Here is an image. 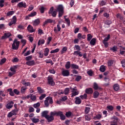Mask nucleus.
I'll return each instance as SVG.
<instances>
[{
  "mask_svg": "<svg viewBox=\"0 0 125 125\" xmlns=\"http://www.w3.org/2000/svg\"><path fill=\"white\" fill-rule=\"evenodd\" d=\"M57 11L59 12V17H62L64 14V7L62 5H59L57 7Z\"/></svg>",
  "mask_w": 125,
  "mask_h": 125,
  "instance_id": "nucleus-1",
  "label": "nucleus"
},
{
  "mask_svg": "<svg viewBox=\"0 0 125 125\" xmlns=\"http://www.w3.org/2000/svg\"><path fill=\"white\" fill-rule=\"evenodd\" d=\"M19 44H20V42L18 41L16 39H15L12 45V49L17 50L19 48Z\"/></svg>",
  "mask_w": 125,
  "mask_h": 125,
  "instance_id": "nucleus-2",
  "label": "nucleus"
},
{
  "mask_svg": "<svg viewBox=\"0 0 125 125\" xmlns=\"http://www.w3.org/2000/svg\"><path fill=\"white\" fill-rule=\"evenodd\" d=\"M48 14L49 16H52V17H56L57 15V11H54V7L52 6L49 10Z\"/></svg>",
  "mask_w": 125,
  "mask_h": 125,
  "instance_id": "nucleus-3",
  "label": "nucleus"
},
{
  "mask_svg": "<svg viewBox=\"0 0 125 125\" xmlns=\"http://www.w3.org/2000/svg\"><path fill=\"white\" fill-rule=\"evenodd\" d=\"M53 103V100H52V98L50 97H47L44 101V105L46 107H48L49 104H52Z\"/></svg>",
  "mask_w": 125,
  "mask_h": 125,
  "instance_id": "nucleus-4",
  "label": "nucleus"
},
{
  "mask_svg": "<svg viewBox=\"0 0 125 125\" xmlns=\"http://www.w3.org/2000/svg\"><path fill=\"white\" fill-rule=\"evenodd\" d=\"M71 89V97H74V96H77V95H79V93H80V91L76 88V87L74 88H70Z\"/></svg>",
  "mask_w": 125,
  "mask_h": 125,
  "instance_id": "nucleus-5",
  "label": "nucleus"
},
{
  "mask_svg": "<svg viewBox=\"0 0 125 125\" xmlns=\"http://www.w3.org/2000/svg\"><path fill=\"white\" fill-rule=\"evenodd\" d=\"M48 83L52 86L55 85V82H54L53 81V78H52L51 76H49L48 77Z\"/></svg>",
  "mask_w": 125,
  "mask_h": 125,
  "instance_id": "nucleus-6",
  "label": "nucleus"
},
{
  "mask_svg": "<svg viewBox=\"0 0 125 125\" xmlns=\"http://www.w3.org/2000/svg\"><path fill=\"white\" fill-rule=\"evenodd\" d=\"M53 30L55 34H58V33L61 31V26H60V23H58L57 27H54Z\"/></svg>",
  "mask_w": 125,
  "mask_h": 125,
  "instance_id": "nucleus-7",
  "label": "nucleus"
},
{
  "mask_svg": "<svg viewBox=\"0 0 125 125\" xmlns=\"http://www.w3.org/2000/svg\"><path fill=\"white\" fill-rule=\"evenodd\" d=\"M17 21V18L16 16H14L11 20V21L9 23V26H12L13 24H16Z\"/></svg>",
  "mask_w": 125,
  "mask_h": 125,
  "instance_id": "nucleus-8",
  "label": "nucleus"
},
{
  "mask_svg": "<svg viewBox=\"0 0 125 125\" xmlns=\"http://www.w3.org/2000/svg\"><path fill=\"white\" fill-rule=\"evenodd\" d=\"M27 29L30 33H34V32H36V29H34V27H33L31 24L28 25Z\"/></svg>",
  "mask_w": 125,
  "mask_h": 125,
  "instance_id": "nucleus-9",
  "label": "nucleus"
},
{
  "mask_svg": "<svg viewBox=\"0 0 125 125\" xmlns=\"http://www.w3.org/2000/svg\"><path fill=\"white\" fill-rule=\"evenodd\" d=\"M14 104V102L13 101H10L7 104H6L5 107L7 108V109H11V108L13 107Z\"/></svg>",
  "mask_w": 125,
  "mask_h": 125,
  "instance_id": "nucleus-10",
  "label": "nucleus"
},
{
  "mask_svg": "<svg viewBox=\"0 0 125 125\" xmlns=\"http://www.w3.org/2000/svg\"><path fill=\"white\" fill-rule=\"evenodd\" d=\"M54 22H55V21L51 19H47L43 22V26H45V25H47V24H48L49 23H54Z\"/></svg>",
  "mask_w": 125,
  "mask_h": 125,
  "instance_id": "nucleus-11",
  "label": "nucleus"
},
{
  "mask_svg": "<svg viewBox=\"0 0 125 125\" xmlns=\"http://www.w3.org/2000/svg\"><path fill=\"white\" fill-rule=\"evenodd\" d=\"M62 74L63 77H68L70 75V71L68 70H64L62 71Z\"/></svg>",
  "mask_w": 125,
  "mask_h": 125,
  "instance_id": "nucleus-12",
  "label": "nucleus"
},
{
  "mask_svg": "<svg viewBox=\"0 0 125 125\" xmlns=\"http://www.w3.org/2000/svg\"><path fill=\"white\" fill-rule=\"evenodd\" d=\"M36 15H37V12H32L25 17V19L26 20H28V19H29V17H34V16H36Z\"/></svg>",
  "mask_w": 125,
  "mask_h": 125,
  "instance_id": "nucleus-13",
  "label": "nucleus"
},
{
  "mask_svg": "<svg viewBox=\"0 0 125 125\" xmlns=\"http://www.w3.org/2000/svg\"><path fill=\"white\" fill-rule=\"evenodd\" d=\"M21 83L25 86H31V82H26L25 80H22Z\"/></svg>",
  "mask_w": 125,
  "mask_h": 125,
  "instance_id": "nucleus-14",
  "label": "nucleus"
},
{
  "mask_svg": "<svg viewBox=\"0 0 125 125\" xmlns=\"http://www.w3.org/2000/svg\"><path fill=\"white\" fill-rule=\"evenodd\" d=\"M18 6H19V7H24V8H26V7H27V5L26 4V3L24 2H20L18 4Z\"/></svg>",
  "mask_w": 125,
  "mask_h": 125,
  "instance_id": "nucleus-15",
  "label": "nucleus"
},
{
  "mask_svg": "<svg viewBox=\"0 0 125 125\" xmlns=\"http://www.w3.org/2000/svg\"><path fill=\"white\" fill-rule=\"evenodd\" d=\"M60 116L61 119L62 121H64L65 119H66V117H65V115L63 114V112L62 111H59V115Z\"/></svg>",
  "mask_w": 125,
  "mask_h": 125,
  "instance_id": "nucleus-16",
  "label": "nucleus"
},
{
  "mask_svg": "<svg viewBox=\"0 0 125 125\" xmlns=\"http://www.w3.org/2000/svg\"><path fill=\"white\" fill-rule=\"evenodd\" d=\"M85 93L87 94H92L93 93V90L91 88H88L85 89Z\"/></svg>",
  "mask_w": 125,
  "mask_h": 125,
  "instance_id": "nucleus-17",
  "label": "nucleus"
},
{
  "mask_svg": "<svg viewBox=\"0 0 125 125\" xmlns=\"http://www.w3.org/2000/svg\"><path fill=\"white\" fill-rule=\"evenodd\" d=\"M46 119L47 120L48 123H50V122H52V121L54 120V117H53V116H52L51 115H48L46 117Z\"/></svg>",
  "mask_w": 125,
  "mask_h": 125,
  "instance_id": "nucleus-18",
  "label": "nucleus"
},
{
  "mask_svg": "<svg viewBox=\"0 0 125 125\" xmlns=\"http://www.w3.org/2000/svg\"><path fill=\"white\" fill-rule=\"evenodd\" d=\"M26 65H28V66H34L35 65V61H29L26 62Z\"/></svg>",
  "mask_w": 125,
  "mask_h": 125,
  "instance_id": "nucleus-19",
  "label": "nucleus"
},
{
  "mask_svg": "<svg viewBox=\"0 0 125 125\" xmlns=\"http://www.w3.org/2000/svg\"><path fill=\"white\" fill-rule=\"evenodd\" d=\"M73 55L77 56H79L80 57H82L83 56V54L82 52H80V51H75L73 53Z\"/></svg>",
  "mask_w": 125,
  "mask_h": 125,
  "instance_id": "nucleus-20",
  "label": "nucleus"
},
{
  "mask_svg": "<svg viewBox=\"0 0 125 125\" xmlns=\"http://www.w3.org/2000/svg\"><path fill=\"white\" fill-rule=\"evenodd\" d=\"M75 103L77 104H80L82 103V100H81L80 97H77L75 98Z\"/></svg>",
  "mask_w": 125,
  "mask_h": 125,
  "instance_id": "nucleus-21",
  "label": "nucleus"
},
{
  "mask_svg": "<svg viewBox=\"0 0 125 125\" xmlns=\"http://www.w3.org/2000/svg\"><path fill=\"white\" fill-rule=\"evenodd\" d=\"M48 114V112L47 111H42L41 113L42 117L45 118V119L48 116V115H47Z\"/></svg>",
  "mask_w": 125,
  "mask_h": 125,
  "instance_id": "nucleus-22",
  "label": "nucleus"
},
{
  "mask_svg": "<svg viewBox=\"0 0 125 125\" xmlns=\"http://www.w3.org/2000/svg\"><path fill=\"white\" fill-rule=\"evenodd\" d=\"M41 22L39 19L35 20L33 22V26H38L39 24Z\"/></svg>",
  "mask_w": 125,
  "mask_h": 125,
  "instance_id": "nucleus-23",
  "label": "nucleus"
},
{
  "mask_svg": "<svg viewBox=\"0 0 125 125\" xmlns=\"http://www.w3.org/2000/svg\"><path fill=\"white\" fill-rule=\"evenodd\" d=\"M44 42H45V41L44 39L39 40L38 42V46H40L41 44H44Z\"/></svg>",
  "mask_w": 125,
  "mask_h": 125,
  "instance_id": "nucleus-24",
  "label": "nucleus"
},
{
  "mask_svg": "<svg viewBox=\"0 0 125 125\" xmlns=\"http://www.w3.org/2000/svg\"><path fill=\"white\" fill-rule=\"evenodd\" d=\"M90 43L91 45H95V44L96 43V39L93 38L90 42Z\"/></svg>",
  "mask_w": 125,
  "mask_h": 125,
  "instance_id": "nucleus-25",
  "label": "nucleus"
},
{
  "mask_svg": "<svg viewBox=\"0 0 125 125\" xmlns=\"http://www.w3.org/2000/svg\"><path fill=\"white\" fill-rule=\"evenodd\" d=\"M16 69H17V66L15 65L10 68V71L13 72V73H14L15 74H16Z\"/></svg>",
  "mask_w": 125,
  "mask_h": 125,
  "instance_id": "nucleus-26",
  "label": "nucleus"
},
{
  "mask_svg": "<svg viewBox=\"0 0 125 125\" xmlns=\"http://www.w3.org/2000/svg\"><path fill=\"white\" fill-rule=\"evenodd\" d=\"M102 118V114H99L98 115H96L94 117V120H100Z\"/></svg>",
  "mask_w": 125,
  "mask_h": 125,
  "instance_id": "nucleus-27",
  "label": "nucleus"
},
{
  "mask_svg": "<svg viewBox=\"0 0 125 125\" xmlns=\"http://www.w3.org/2000/svg\"><path fill=\"white\" fill-rule=\"evenodd\" d=\"M37 90L40 94H42L44 92V91L41 87H38Z\"/></svg>",
  "mask_w": 125,
  "mask_h": 125,
  "instance_id": "nucleus-28",
  "label": "nucleus"
},
{
  "mask_svg": "<svg viewBox=\"0 0 125 125\" xmlns=\"http://www.w3.org/2000/svg\"><path fill=\"white\" fill-rule=\"evenodd\" d=\"M113 88L115 91H118L120 89V85L118 84H115L113 86Z\"/></svg>",
  "mask_w": 125,
  "mask_h": 125,
  "instance_id": "nucleus-29",
  "label": "nucleus"
},
{
  "mask_svg": "<svg viewBox=\"0 0 125 125\" xmlns=\"http://www.w3.org/2000/svg\"><path fill=\"white\" fill-rule=\"evenodd\" d=\"M93 88L95 89V90H97V89H101V87L98 86V84H97V83H94Z\"/></svg>",
  "mask_w": 125,
  "mask_h": 125,
  "instance_id": "nucleus-30",
  "label": "nucleus"
},
{
  "mask_svg": "<svg viewBox=\"0 0 125 125\" xmlns=\"http://www.w3.org/2000/svg\"><path fill=\"white\" fill-rule=\"evenodd\" d=\"M106 70V66L104 65H101L100 68V71L101 72H102V73H104V71Z\"/></svg>",
  "mask_w": 125,
  "mask_h": 125,
  "instance_id": "nucleus-31",
  "label": "nucleus"
},
{
  "mask_svg": "<svg viewBox=\"0 0 125 125\" xmlns=\"http://www.w3.org/2000/svg\"><path fill=\"white\" fill-rule=\"evenodd\" d=\"M47 9L46 8L43 7V6H41L39 10H40L41 13H44V11L46 10Z\"/></svg>",
  "mask_w": 125,
  "mask_h": 125,
  "instance_id": "nucleus-32",
  "label": "nucleus"
},
{
  "mask_svg": "<svg viewBox=\"0 0 125 125\" xmlns=\"http://www.w3.org/2000/svg\"><path fill=\"white\" fill-rule=\"evenodd\" d=\"M59 114V111L56 112V111H53L50 112V116H52V117H53L54 116H58Z\"/></svg>",
  "mask_w": 125,
  "mask_h": 125,
  "instance_id": "nucleus-33",
  "label": "nucleus"
},
{
  "mask_svg": "<svg viewBox=\"0 0 125 125\" xmlns=\"http://www.w3.org/2000/svg\"><path fill=\"white\" fill-rule=\"evenodd\" d=\"M49 53V49L48 48H46L44 51V56H47Z\"/></svg>",
  "mask_w": 125,
  "mask_h": 125,
  "instance_id": "nucleus-34",
  "label": "nucleus"
},
{
  "mask_svg": "<svg viewBox=\"0 0 125 125\" xmlns=\"http://www.w3.org/2000/svg\"><path fill=\"white\" fill-rule=\"evenodd\" d=\"M27 89L26 87L22 86L21 89V93L24 94L26 92V90Z\"/></svg>",
  "mask_w": 125,
  "mask_h": 125,
  "instance_id": "nucleus-35",
  "label": "nucleus"
},
{
  "mask_svg": "<svg viewBox=\"0 0 125 125\" xmlns=\"http://www.w3.org/2000/svg\"><path fill=\"white\" fill-rule=\"evenodd\" d=\"M30 95H31L30 99L32 101H36V100H37V96L33 95V94H31Z\"/></svg>",
  "mask_w": 125,
  "mask_h": 125,
  "instance_id": "nucleus-36",
  "label": "nucleus"
},
{
  "mask_svg": "<svg viewBox=\"0 0 125 125\" xmlns=\"http://www.w3.org/2000/svg\"><path fill=\"white\" fill-rule=\"evenodd\" d=\"M7 91L9 92V94L11 96H14V93L13 92V91H12V88L8 89Z\"/></svg>",
  "mask_w": 125,
  "mask_h": 125,
  "instance_id": "nucleus-37",
  "label": "nucleus"
},
{
  "mask_svg": "<svg viewBox=\"0 0 125 125\" xmlns=\"http://www.w3.org/2000/svg\"><path fill=\"white\" fill-rule=\"evenodd\" d=\"M93 36L92 35H91V34H88L87 35V41H88V42H90V41H91V39H92Z\"/></svg>",
  "mask_w": 125,
  "mask_h": 125,
  "instance_id": "nucleus-38",
  "label": "nucleus"
},
{
  "mask_svg": "<svg viewBox=\"0 0 125 125\" xmlns=\"http://www.w3.org/2000/svg\"><path fill=\"white\" fill-rule=\"evenodd\" d=\"M94 98H97L99 96V92L98 91H96L93 93Z\"/></svg>",
  "mask_w": 125,
  "mask_h": 125,
  "instance_id": "nucleus-39",
  "label": "nucleus"
},
{
  "mask_svg": "<svg viewBox=\"0 0 125 125\" xmlns=\"http://www.w3.org/2000/svg\"><path fill=\"white\" fill-rule=\"evenodd\" d=\"M85 121H89L91 120V117L90 115H85Z\"/></svg>",
  "mask_w": 125,
  "mask_h": 125,
  "instance_id": "nucleus-40",
  "label": "nucleus"
},
{
  "mask_svg": "<svg viewBox=\"0 0 125 125\" xmlns=\"http://www.w3.org/2000/svg\"><path fill=\"white\" fill-rule=\"evenodd\" d=\"M31 120L32 121L33 123H34V124L39 123V122H40V119L36 118H32Z\"/></svg>",
  "mask_w": 125,
  "mask_h": 125,
  "instance_id": "nucleus-41",
  "label": "nucleus"
},
{
  "mask_svg": "<svg viewBox=\"0 0 125 125\" xmlns=\"http://www.w3.org/2000/svg\"><path fill=\"white\" fill-rule=\"evenodd\" d=\"M11 112H12V113L13 114V115L14 116H16V115H17V114H18V109H14Z\"/></svg>",
  "mask_w": 125,
  "mask_h": 125,
  "instance_id": "nucleus-42",
  "label": "nucleus"
},
{
  "mask_svg": "<svg viewBox=\"0 0 125 125\" xmlns=\"http://www.w3.org/2000/svg\"><path fill=\"white\" fill-rule=\"evenodd\" d=\"M40 106H41V104L40 103H37L34 104H33L34 108H35L36 109L39 108V107H40Z\"/></svg>",
  "mask_w": 125,
  "mask_h": 125,
  "instance_id": "nucleus-43",
  "label": "nucleus"
},
{
  "mask_svg": "<svg viewBox=\"0 0 125 125\" xmlns=\"http://www.w3.org/2000/svg\"><path fill=\"white\" fill-rule=\"evenodd\" d=\"M70 67H71V62H67L65 64V68L66 69H70Z\"/></svg>",
  "mask_w": 125,
  "mask_h": 125,
  "instance_id": "nucleus-44",
  "label": "nucleus"
},
{
  "mask_svg": "<svg viewBox=\"0 0 125 125\" xmlns=\"http://www.w3.org/2000/svg\"><path fill=\"white\" fill-rule=\"evenodd\" d=\"M72 69H79V65L76 64H71Z\"/></svg>",
  "mask_w": 125,
  "mask_h": 125,
  "instance_id": "nucleus-45",
  "label": "nucleus"
},
{
  "mask_svg": "<svg viewBox=\"0 0 125 125\" xmlns=\"http://www.w3.org/2000/svg\"><path fill=\"white\" fill-rule=\"evenodd\" d=\"M6 62V58L2 59L0 61V65H2L3 64H4V63H5Z\"/></svg>",
  "mask_w": 125,
  "mask_h": 125,
  "instance_id": "nucleus-46",
  "label": "nucleus"
},
{
  "mask_svg": "<svg viewBox=\"0 0 125 125\" xmlns=\"http://www.w3.org/2000/svg\"><path fill=\"white\" fill-rule=\"evenodd\" d=\"M65 22L67 23V24L68 26H70V25H71V21H70V19L68 18L67 19H65Z\"/></svg>",
  "mask_w": 125,
  "mask_h": 125,
  "instance_id": "nucleus-47",
  "label": "nucleus"
},
{
  "mask_svg": "<svg viewBox=\"0 0 125 125\" xmlns=\"http://www.w3.org/2000/svg\"><path fill=\"white\" fill-rule=\"evenodd\" d=\"M80 97L81 99H86L87 98V94H84L83 95H81Z\"/></svg>",
  "mask_w": 125,
  "mask_h": 125,
  "instance_id": "nucleus-48",
  "label": "nucleus"
},
{
  "mask_svg": "<svg viewBox=\"0 0 125 125\" xmlns=\"http://www.w3.org/2000/svg\"><path fill=\"white\" fill-rule=\"evenodd\" d=\"M112 51H113V52H115L116 51H117V50L118 49V48L117 47V46H114L111 48H110V49Z\"/></svg>",
  "mask_w": 125,
  "mask_h": 125,
  "instance_id": "nucleus-49",
  "label": "nucleus"
},
{
  "mask_svg": "<svg viewBox=\"0 0 125 125\" xmlns=\"http://www.w3.org/2000/svg\"><path fill=\"white\" fill-rule=\"evenodd\" d=\"M59 50H60V49L59 48H57L55 50H52L50 51V53H56L57 52H59Z\"/></svg>",
  "mask_w": 125,
  "mask_h": 125,
  "instance_id": "nucleus-50",
  "label": "nucleus"
},
{
  "mask_svg": "<svg viewBox=\"0 0 125 125\" xmlns=\"http://www.w3.org/2000/svg\"><path fill=\"white\" fill-rule=\"evenodd\" d=\"M14 11H11L8 12L7 13V16H11L12 15H13V14L14 13Z\"/></svg>",
  "mask_w": 125,
  "mask_h": 125,
  "instance_id": "nucleus-51",
  "label": "nucleus"
},
{
  "mask_svg": "<svg viewBox=\"0 0 125 125\" xmlns=\"http://www.w3.org/2000/svg\"><path fill=\"white\" fill-rule=\"evenodd\" d=\"M90 111V108L86 107V108L85 109V111H84L85 114H88V113H89Z\"/></svg>",
  "mask_w": 125,
  "mask_h": 125,
  "instance_id": "nucleus-52",
  "label": "nucleus"
},
{
  "mask_svg": "<svg viewBox=\"0 0 125 125\" xmlns=\"http://www.w3.org/2000/svg\"><path fill=\"white\" fill-rule=\"evenodd\" d=\"M46 97V95L45 94H42L40 97L39 99L40 100H42L44 98H45Z\"/></svg>",
  "mask_w": 125,
  "mask_h": 125,
  "instance_id": "nucleus-53",
  "label": "nucleus"
},
{
  "mask_svg": "<svg viewBox=\"0 0 125 125\" xmlns=\"http://www.w3.org/2000/svg\"><path fill=\"white\" fill-rule=\"evenodd\" d=\"M52 40V37H49L47 38V44H49L50 43V42Z\"/></svg>",
  "mask_w": 125,
  "mask_h": 125,
  "instance_id": "nucleus-54",
  "label": "nucleus"
},
{
  "mask_svg": "<svg viewBox=\"0 0 125 125\" xmlns=\"http://www.w3.org/2000/svg\"><path fill=\"white\" fill-rule=\"evenodd\" d=\"M76 50H78L77 51H80L81 50V46L79 45H75V46Z\"/></svg>",
  "mask_w": 125,
  "mask_h": 125,
  "instance_id": "nucleus-55",
  "label": "nucleus"
},
{
  "mask_svg": "<svg viewBox=\"0 0 125 125\" xmlns=\"http://www.w3.org/2000/svg\"><path fill=\"white\" fill-rule=\"evenodd\" d=\"M87 74H88L90 77H92V75H93V71H92V70H89L87 71Z\"/></svg>",
  "mask_w": 125,
  "mask_h": 125,
  "instance_id": "nucleus-56",
  "label": "nucleus"
},
{
  "mask_svg": "<svg viewBox=\"0 0 125 125\" xmlns=\"http://www.w3.org/2000/svg\"><path fill=\"white\" fill-rule=\"evenodd\" d=\"M69 91H70L69 88H66L64 90V94H65V95L69 94Z\"/></svg>",
  "mask_w": 125,
  "mask_h": 125,
  "instance_id": "nucleus-57",
  "label": "nucleus"
},
{
  "mask_svg": "<svg viewBox=\"0 0 125 125\" xmlns=\"http://www.w3.org/2000/svg\"><path fill=\"white\" fill-rule=\"evenodd\" d=\"M66 51H67V48L66 47H63L61 50V53L62 54H63V53H64V52Z\"/></svg>",
  "mask_w": 125,
  "mask_h": 125,
  "instance_id": "nucleus-58",
  "label": "nucleus"
},
{
  "mask_svg": "<svg viewBox=\"0 0 125 125\" xmlns=\"http://www.w3.org/2000/svg\"><path fill=\"white\" fill-rule=\"evenodd\" d=\"M110 34H108L107 37L106 38H104L103 42H108V41H109V40H110Z\"/></svg>",
  "mask_w": 125,
  "mask_h": 125,
  "instance_id": "nucleus-59",
  "label": "nucleus"
},
{
  "mask_svg": "<svg viewBox=\"0 0 125 125\" xmlns=\"http://www.w3.org/2000/svg\"><path fill=\"white\" fill-rule=\"evenodd\" d=\"M3 3H4V0H0V7H3L4 6V4Z\"/></svg>",
  "mask_w": 125,
  "mask_h": 125,
  "instance_id": "nucleus-60",
  "label": "nucleus"
},
{
  "mask_svg": "<svg viewBox=\"0 0 125 125\" xmlns=\"http://www.w3.org/2000/svg\"><path fill=\"white\" fill-rule=\"evenodd\" d=\"M105 25H111L112 24V21H111L107 20L104 22Z\"/></svg>",
  "mask_w": 125,
  "mask_h": 125,
  "instance_id": "nucleus-61",
  "label": "nucleus"
},
{
  "mask_svg": "<svg viewBox=\"0 0 125 125\" xmlns=\"http://www.w3.org/2000/svg\"><path fill=\"white\" fill-rule=\"evenodd\" d=\"M107 108L110 111H113L114 110V107L112 105H108L107 106Z\"/></svg>",
  "mask_w": 125,
  "mask_h": 125,
  "instance_id": "nucleus-62",
  "label": "nucleus"
},
{
  "mask_svg": "<svg viewBox=\"0 0 125 125\" xmlns=\"http://www.w3.org/2000/svg\"><path fill=\"white\" fill-rule=\"evenodd\" d=\"M71 115H72V112H71L70 111L66 112V114H65L66 117H71Z\"/></svg>",
  "mask_w": 125,
  "mask_h": 125,
  "instance_id": "nucleus-63",
  "label": "nucleus"
},
{
  "mask_svg": "<svg viewBox=\"0 0 125 125\" xmlns=\"http://www.w3.org/2000/svg\"><path fill=\"white\" fill-rule=\"evenodd\" d=\"M67 96H64L62 97V98L61 99V101H66V100H67Z\"/></svg>",
  "mask_w": 125,
  "mask_h": 125,
  "instance_id": "nucleus-64",
  "label": "nucleus"
}]
</instances>
